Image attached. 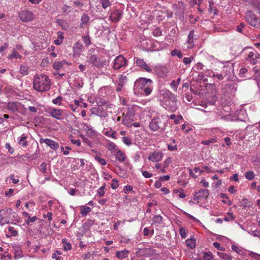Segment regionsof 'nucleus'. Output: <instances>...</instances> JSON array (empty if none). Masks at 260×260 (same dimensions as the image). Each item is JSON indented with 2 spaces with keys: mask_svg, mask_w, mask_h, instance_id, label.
Returning a JSON list of instances; mask_svg holds the SVG:
<instances>
[{
  "mask_svg": "<svg viewBox=\"0 0 260 260\" xmlns=\"http://www.w3.org/2000/svg\"><path fill=\"white\" fill-rule=\"evenodd\" d=\"M235 219V217L234 216L233 213L230 212H228L227 216H225L224 218V220L225 221H233Z\"/></svg>",
  "mask_w": 260,
  "mask_h": 260,
  "instance_id": "37",
  "label": "nucleus"
},
{
  "mask_svg": "<svg viewBox=\"0 0 260 260\" xmlns=\"http://www.w3.org/2000/svg\"><path fill=\"white\" fill-rule=\"evenodd\" d=\"M204 65L200 62L197 63L193 67L194 71H200L203 69Z\"/></svg>",
  "mask_w": 260,
  "mask_h": 260,
  "instance_id": "52",
  "label": "nucleus"
},
{
  "mask_svg": "<svg viewBox=\"0 0 260 260\" xmlns=\"http://www.w3.org/2000/svg\"><path fill=\"white\" fill-rule=\"evenodd\" d=\"M121 17V14L118 10L112 12L110 16V19L113 22L119 21Z\"/></svg>",
  "mask_w": 260,
  "mask_h": 260,
  "instance_id": "16",
  "label": "nucleus"
},
{
  "mask_svg": "<svg viewBox=\"0 0 260 260\" xmlns=\"http://www.w3.org/2000/svg\"><path fill=\"white\" fill-rule=\"evenodd\" d=\"M153 88L152 81L146 78H139L135 82L134 90L135 94L149 95Z\"/></svg>",
  "mask_w": 260,
  "mask_h": 260,
  "instance_id": "1",
  "label": "nucleus"
},
{
  "mask_svg": "<svg viewBox=\"0 0 260 260\" xmlns=\"http://www.w3.org/2000/svg\"><path fill=\"white\" fill-rule=\"evenodd\" d=\"M111 186L112 189H116L118 186V181L116 179H113Z\"/></svg>",
  "mask_w": 260,
  "mask_h": 260,
  "instance_id": "60",
  "label": "nucleus"
},
{
  "mask_svg": "<svg viewBox=\"0 0 260 260\" xmlns=\"http://www.w3.org/2000/svg\"><path fill=\"white\" fill-rule=\"evenodd\" d=\"M177 6L180 8L179 13H183L184 10V4L182 2H178Z\"/></svg>",
  "mask_w": 260,
  "mask_h": 260,
  "instance_id": "57",
  "label": "nucleus"
},
{
  "mask_svg": "<svg viewBox=\"0 0 260 260\" xmlns=\"http://www.w3.org/2000/svg\"><path fill=\"white\" fill-rule=\"evenodd\" d=\"M115 157L116 159L120 162H123L126 157L125 154L120 150H118L116 152Z\"/></svg>",
  "mask_w": 260,
  "mask_h": 260,
  "instance_id": "22",
  "label": "nucleus"
},
{
  "mask_svg": "<svg viewBox=\"0 0 260 260\" xmlns=\"http://www.w3.org/2000/svg\"><path fill=\"white\" fill-rule=\"evenodd\" d=\"M51 83L48 77L43 74L37 75L33 81L34 88L37 91L44 92L50 89Z\"/></svg>",
  "mask_w": 260,
  "mask_h": 260,
  "instance_id": "2",
  "label": "nucleus"
},
{
  "mask_svg": "<svg viewBox=\"0 0 260 260\" xmlns=\"http://www.w3.org/2000/svg\"><path fill=\"white\" fill-rule=\"evenodd\" d=\"M57 22L60 26H61L62 28H64V29L68 27V25L67 22L63 19H58L57 20Z\"/></svg>",
  "mask_w": 260,
  "mask_h": 260,
  "instance_id": "43",
  "label": "nucleus"
},
{
  "mask_svg": "<svg viewBox=\"0 0 260 260\" xmlns=\"http://www.w3.org/2000/svg\"><path fill=\"white\" fill-rule=\"evenodd\" d=\"M162 157L163 154L162 153L154 151L149 155L148 158L153 162H158L162 159Z\"/></svg>",
  "mask_w": 260,
  "mask_h": 260,
  "instance_id": "12",
  "label": "nucleus"
},
{
  "mask_svg": "<svg viewBox=\"0 0 260 260\" xmlns=\"http://www.w3.org/2000/svg\"><path fill=\"white\" fill-rule=\"evenodd\" d=\"M20 74L22 76L27 75L28 74V66H22L21 65L20 67Z\"/></svg>",
  "mask_w": 260,
  "mask_h": 260,
  "instance_id": "30",
  "label": "nucleus"
},
{
  "mask_svg": "<svg viewBox=\"0 0 260 260\" xmlns=\"http://www.w3.org/2000/svg\"><path fill=\"white\" fill-rule=\"evenodd\" d=\"M249 233L254 237H259L260 238V232L258 231L249 232Z\"/></svg>",
  "mask_w": 260,
  "mask_h": 260,
  "instance_id": "64",
  "label": "nucleus"
},
{
  "mask_svg": "<svg viewBox=\"0 0 260 260\" xmlns=\"http://www.w3.org/2000/svg\"><path fill=\"white\" fill-rule=\"evenodd\" d=\"M103 134L107 137H111L113 139H116V131H107L106 132L104 131Z\"/></svg>",
  "mask_w": 260,
  "mask_h": 260,
  "instance_id": "31",
  "label": "nucleus"
},
{
  "mask_svg": "<svg viewBox=\"0 0 260 260\" xmlns=\"http://www.w3.org/2000/svg\"><path fill=\"white\" fill-rule=\"evenodd\" d=\"M128 251L127 250H123L121 251H117L116 252V256L120 259L125 258L128 256Z\"/></svg>",
  "mask_w": 260,
  "mask_h": 260,
  "instance_id": "19",
  "label": "nucleus"
},
{
  "mask_svg": "<svg viewBox=\"0 0 260 260\" xmlns=\"http://www.w3.org/2000/svg\"><path fill=\"white\" fill-rule=\"evenodd\" d=\"M209 194V190L205 189H202L195 193L193 199L194 200L199 202V201L206 199L208 197Z\"/></svg>",
  "mask_w": 260,
  "mask_h": 260,
  "instance_id": "11",
  "label": "nucleus"
},
{
  "mask_svg": "<svg viewBox=\"0 0 260 260\" xmlns=\"http://www.w3.org/2000/svg\"><path fill=\"white\" fill-rule=\"evenodd\" d=\"M62 10L65 13H69L71 11V7L66 5L63 6L62 7Z\"/></svg>",
  "mask_w": 260,
  "mask_h": 260,
  "instance_id": "59",
  "label": "nucleus"
},
{
  "mask_svg": "<svg viewBox=\"0 0 260 260\" xmlns=\"http://www.w3.org/2000/svg\"><path fill=\"white\" fill-rule=\"evenodd\" d=\"M240 206L244 208H249L252 206V203L246 198L243 199L240 202Z\"/></svg>",
  "mask_w": 260,
  "mask_h": 260,
  "instance_id": "24",
  "label": "nucleus"
},
{
  "mask_svg": "<svg viewBox=\"0 0 260 260\" xmlns=\"http://www.w3.org/2000/svg\"><path fill=\"white\" fill-rule=\"evenodd\" d=\"M126 80V76L123 75H119L118 80V84L121 86H123L124 83Z\"/></svg>",
  "mask_w": 260,
  "mask_h": 260,
  "instance_id": "32",
  "label": "nucleus"
},
{
  "mask_svg": "<svg viewBox=\"0 0 260 260\" xmlns=\"http://www.w3.org/2000/svg\"><path fill=\"white\" fill-rule=\"evenodd\" d=\"M83 48V46L81 42H77L73 46L74 53L75 56H79L81 53V50Z\"/></svg>",
  "mask_w": 260,
  "mask_h": 260,
  "instance_id": "13",
  "label": "nucleus"
},
{
  "mask_svg": "<svg viewBox=\"0 0 260 260\" xmlns=\"http://www.w3.org/2000/svg\"><path fill=\"white\" fill-rule=\"evenodd\" d=\"M230 73V71L228 67L223 66L221 71L218 70H215L214 73L213 75V78L214 79H217V80H222L225 77L228 76Z\"/></svg>",
  "mask_w": 260,
  "mask_h": 260,
  "instance_id": "8",
  "label": "nucleus"
},
{
  "mask_svg": "<svg viewBox=\"0 0 260 260\" xmlns=\"http://www.w3.org/2000/svg\"><path fill=\"white\" fill-rule=\"evenodd\" d=\"M171 162V158L170 157H168L164 161L163 166L164 168H167L169 167L170 164Z\"/></svg>",
  "mask_w": 260,
  "mask_h": 260,
  "instance_id": "56",
  "label": "nucleus"
},
{
  "mask_svg": "<svg viewBox=\"0 0 260 260\" xmlns=\"http://www.w3.org/2000/svg\"><path fill=\"white\" fill-rule=\"evenodd\" d=\"M193 59V58L192 56L189 57H184L183 59V62L186 65L189 64Z\"/></svg>",
  "mask_w": 260,
  "mask_h": 260,
  "instance_id": "54",
  "label": "nucleus"
},
{
  "mask_svg": "<svg viewBox=\"0 0 260 260\" xmlns=\"http://www.w3.org/2000/svg\"><path fill=\"white\" fill-rule=\"evenodd\" d=\"M162 217L159 215H154L152 219V222L153 224L158 226L162 221Z\"/></svg>",
  "mask_w": 260,
  "mask_h": 260,
  "instance_id": "25",
  "label": "nucleus"
},
{
  "mask_svg": "<svg viewBox=\"0 0 260 260\" xmlns=\"http://www.w3.org/2000/svg\"><path fill=\"white\" fill-rule=\"evenodd\" d=\"M94 158H95V160L97 161L100 164L103 165V166H105L106 165V160L104 159L101 158L99 156H98V155L95 156Z\"/></svg>",
  "mask_w": 260,
  "mask_h": 260,
  "instance_id": "47",
  "label": "nucleus"
},
{
  "mask_svg": "<svg viewBox=\"0 0 260 260\" xmlns=\"http://www.w3.org/2000/svg\"><path fill=\"white\" fill-rule=\"evenodd\" d=\"M102 6L105 9L107 8L110 5V2L109 0H101Z\"/></svg>",
  "mask_w": 260,
  "mask_h": 260,
  "instance_id": "55",
  "label": "nucleus"
},
{
  "mask_svg": "<svg viewBox=\"0 0 260 260\" xmlns=\"http://www.w3.org/2000/svg\"><path fill=\"white\" fill-rule=\"evenodd\" d=\"M166 120L162 117L154 118L150 122L149 127L152 131H156L158 129L163 131L166 126Z\"/></svg>",
  "mask_w": 260,
  "mask_h": 260,
  "instance_id": "4",
  "label": "nucleus"
},
{
  "mask_svg": "<svg viewBox=\"0 0 260 260\" xmlns=\"http://www.w3.org/2000/svg\"><path fill=\"white\" fill-rule=\"evenodd\" d=\"M171 54L173 56H177L178 57L180 58H182L183 56L182 52L177 49H174L172 50L171 52Z\"/></svg>",
  "mask_w": 260,
  "mask_h": 260,
  "instance_id": "36",
  "label": "nucleus"
},
{
  "mask_svg": "<svg viewBox=\"0 0 260 260\" xmlns=\"http://www.w3.org/2000/svg\"><path fill=\"white\" fill-rule=\"evenodd\" d=\"M62 100H63V98L61 96H58L55 99H54L52 100V103L55 105L61 106V105H62Z\"/></svg>",
  "mask_w": 260,
  "mask_h": 260,
  "instance_id": "35",
  "label": "nucleus"
},
{
  "mask_svg": "<svg viewBox=\"0 0 260 260\" xmlns=\"http://www.w3.org/2000/svg\"><path fill=\"white\" fill-rule=\"evenodd\" d=\"M133 188L132 186L127 185L124 187L123 191L124 193H127L128 192L132 190Z\"/></svg>",
  "mask_w": 260,
  "mask_h": 260,
  "instance_id": "63",
  "label": "nucleus"
},
{
  "mask_svg": "<svg viewBox=\"0 0 260 260\" xmlns=\"http://www.w3.org/2000/svg\"><path fill=\"white\" fill-rule=\"evenodd\" d=\"M89 60L91 63L97 67L103 66L104 62L101 61L95 55H92L90 56Z\"/></svg>",
  "mask_w": 260,
  "mask_h": 260,
  "instance_id": "15",
  "label": "nucleus"
},
{
  "mask_svg": "<svg viewBox=\"0 0 260 260\" xmlns=\"http://www.w3.org/2000/svg\"><path fill=\"white\" fill-rule=\"evenodd\" d=\"M39 170L45 175L47 172L46 164L42 162L39 166Z\"/></svg>",
  "mask_w": 260,
  "mask_h": 260,
  "instance_id": "45",
  "label": "nucleus"
},
{
  "mask_svg": "<svg viewBox=\"0 0 260 260\" xmlns=\"http://www.w3.org/2000/svg\"><path fill=\"white\" fill-rule=\"evenodd\" d=\"M136 63L138 66L142 68L147 72H151L152 70L151 68L148 66V64L144 61V60L143 59L137 58Z\"/></svg>",
  "mask_w": 260,
  "mask_h": 260,
  "instance_id": "14",
  "label": "nucleus"
},
{
  "mask_svg": "<svg viewBox=\"0 0 260 260\" xmlns=\"http://www.w3.org/2000/svg\"><path fill=\"white\" fill-rule=\"evenodd\" d=\"M251 161L253 166L259 167L260 166V155L256 154L252 156Z\"/></svg>",
  "mask_w": 260,
  "mask_h": 260,
  "instance_id": "21",
  "label": "nucleus"
},
{
  "mask_svg": "<svg viewBox=\"0 0 260 260\" xmlns=\"http://www.w3.org/2000/svg\"><path fill=\"white\" fill-rule=\"evenodd\" d=\"M126 63V61L125 58L122 55H120L114 59L113 68L115 70H118L125 66Z\"/></svg>",
  "mask_w": 260,
  "mask_h": 260,
  "instance_id": "9",
  "label": "nucleus"
},
{
  "mask_svg": "<svg viewBox=\"0 0 260 260\" xmlns=\"http://www.w3.org/2000/svg\"><path fill=\"white\" fill-rule=\"evenodd\" d=\"M27 136L25 134H23L20 139L19 140L18 143L22 147H26L27 145V141H26Z\"/></svg>",
  "mask_w": 260,
  "mask_h": 260,
  "instance_id": "27",
  "label": "nucleus"
},
{
  "mask_svg": "<svg viewBox=\"0 0 260 260\" xmlns=\"http://www.w3.org/2000/svg\"><path fill=\"white\" fill-rule=\"evenodd\" d=\"M8 109L11 112H14L18 110L17 104L15 102H9L7 105Z\"/></svg>",
  "mask_w": 260,
  "mask_h": 260,
  "instance_id": "26",
  "label": "nucleus"
},
{
  "mask_svg": "<svg viewBox=\"0 0 260 260\" xmlns=\"http://www.w3.org/2000/svg\"><path fill=\"white\" fill-rule=\"evenodd\" d=\"M160 93L166 102H170V100L174 101L176 100V96L168 89L162 90Z\"/></svg>",
  "mask_w": 260,
  "mask_h": 260,
  "instance_id": "10",
  "label": "nucleus"
},
{
  "mask_svg": "<svg viewBox=\"0 0 260 260\" xmlns=\"http://www.w3.org/2000/svg\"><path fill=\"white\" fill-rule=\"evenodd\" d=\"M83 41L85 44L88 46L91 44L90 37L89 36H84L82 37Z\"/></svg>",
  "mask_w": 260,
  "mask_h": 260,
  "instance_id": "49",
  "label": "nucleus"
},
{
  "mask_svg": "<svg viewBox=\"0 0 260 260\" xmlns=\"http://www.w3.org/2000/svg\"><path fill=\"white\" fill-rule=\"evenodd\" d=\"M66 64H68V63L65 60L60 61H55L53 64V67L54 70L58 71Z\"/></svg>",
  "mask_w": 260,
  "mask_h": 260,
  "instance_id": "18",
  "label": "nucleus"
},
{
  "mask_svg": "<svg viewBox=\"0 0 260 260\" xmlns=\"http://www.w3.org/2000/svg\"><path fill=\"white\" fill-rule=\"evenodd\" d=\"M245 18L249 25L255 28H260V17H257L252 11L246 12Z\"/></svg>",
  "mask_w": 260,
  "mask_h": 260,
  "instance_id": "5",
  "label": "nucleus"
},
{
  "mask_svg": "<svg viewBox=\"0 0 260 260\" xmlns=\"http://www.w3.org/2000/svg\"><path fill=\"white\" fill-rule=\"evenodd\" d=\"M123 116L122 123L128 127L132 126L134 120L135 113L134 111L128 109L126 113H123Z\"/></svg>",
  "mask_w": 260,
  "mask_h": 260,
  "instance_id": "6",
  "label": "nucleus"
},
{
  "mask_svg": "<svg viewBox=\"0 0 260 260\" xmlns=\"http://www.w3.org/2000/svg\"><path fill=\"white\" fill-rule=\"evenodd\" d=\"M188 46L187 47L188 48H192L194 45V30H190L189 34L188 36V40H187Z\"/></svg>",
  "mask_w": 260,
  "mask_h": 260,
  "instance_id": "17",
  "label": "nucleus"
},
{
  "mask_svg": "<svg viewBox=\"0 0 260 260\" xmlns=\"http://www.w3.org/2000/svg\"><path fill=\"white\" fill-rule=\"evenodd\" d=\"M89 17L87 14H83L81 18V23L86 24L89 21Z\"/></svg>",
  "mask_w": 260,
  "mask_h": 260,
  "instance_id": "42",
  "label": "nucleus"
},
{
  "mask_svg": "<svg viewBox=\"0 0 260 260\" xmlns=\"http://www.w3.org/2000/svg\"><path fill=\"white\" fill-rule=\"evenodd\" d=\"M122 141L127 146H130L132 144L131 139L128 137H123L122 138Z\"/></svg>",
  "mask_w": 260,
  "mask_h": 260,
  "instance_id": "46",
  "label": "nucleus"
},
{
  "mask_svg": "<svg viewBox=\"0 0 260 260\" xmlns=\"http://www.w3.org/2000/svg\"><path fill=\"white\" fill-rule=\"evenodd\" d=\"M203 257L205 260H212L213 254L211 252H206L204 253Z\"/></svg>",
  "mask_w": 260,
  "mask_h": 260,
  "instance_id": "41",
  "label": "nucleus"
},
{
  "mask_svg": "<svg viewBox=\"0 0 260 260\" xmlns=\"http://www.w3.org/2000/svg\"><path fill=\"white\" fill-rule=\"evenodd\" d=\"M217 254L223 260H231V257L228 254L218 252Z\"/></svg>",
  "mask_w": 260,
  "mask_h": 260,
  "instance_id": "40",
  "label": "nucleus"
},
{
  "mask_svg": "<svg viewBox=\"0 0 260 260\" xmlns=\"http://www.w3.org/2000/svg\"><path fill=\"white\" fill-rule=\"evenodd\" d=\"M80 213L82 216H85L91 211V208L87 206H83Z\"/></svg>",
  "mask_w": 260,
  "mask_h": 260,
  "instance_id": "28",
  "label": "nucleus"
},
{
  "mask_svg": "<svg viewBox=\"0 0 260 260\" xmlns=\"http://www.w3.org/2000/svg\"><path fill=\"white\" fill-rule=\"evenodd\" d=\"M143 176L146 178H149L152 177V174L146 171H142Z\"/></svg>",
  "mask_w": 260,
  "mask_h": 260,
  "instance_id": "61",
  "label": "nucleus"
},
{
  "mask_svg": "<svg viewBox=\"0 0 260 260\" xmlns=\"http://www.w3.org/2000/svg\"><path fill=\"white\" fill-rule=\"evenodd\" d=\"M254 173L252 171H249L248 172H246L245 174V178L248 179V180H252L254 178Z\"/></svg>",
  "mask_w": 260,
  "mask_h": 260,
  "instance_id": "34",
  "label": "nucleus"
},
{
  "mask_svg": "<svg viewBox=\"0 0 260 260\" xmlns=\"http://www.w3.org/2000/svg\"><path fill=\"white\" fill-rule=\"evenodd\" d=\"M171 87L173 88V90L175 92L177 90V86L178 84H176V82L175 80H173L171 84H170Z\"/></svg>",
  "mask_w": 260,
  "mask_h": 260,
  "instance_id": "62",
  "label": "nucleus"
},
{
  "mask_svg": "<svg viewBox=\"0 0 260 260\" xmlns=\"http://www.w3.org/2000/svg\"><path fill=\"white\" fill-rule=\"evenodd\" d=\"M37 218L36 216H33L32 217L30 216L25 220V222L27 225H29L30 222H34L36 221Z\"/></svg>",
  "mask_w": 260,
  "mask_h": 260,
  "instance_id": "50",
  "label": "nucleus"
},
{
  "mask_svg": "<svg viewBox=\"0 0 260 260\" xmlns=\"http://www.w3.org/2000/svg\"><path fill=\"white\" fill-rule=\"evenodd\" d=\"M186 243L187 246L190 248H194L195 247L196 245L194 242L192 241L191 240H186Z\"/></svg>",
  "mask_w": 260,
  "mask_h": 260,
  "instance_id": "51",
  "label": "nucleus"
},
{
  "mask_svg": "<svg viewBox=\"0 0 260 260\" xmlns=\"http://www.w3.org/2000/svg\"><path fill=\"white\" fill-rule=\"evenodd\" d=\"M168 149L170 151H174L177 149V146L176 145H173L172 143H169L167 144Z\"/></svg>",
  "mask_w": 260,
  "mask_h": 260,
  "instance_id": "53",
  "label": "nucleus"
},
{
  "mask_svg": "<svg viewBox=\"0 0 260 260\" xmlns=\"http://www.w3.org/2000/svg\"><path fill=\"white\" fill-rule=\"evenodd\" d=\"M179 234L182 238H185L186 236V231L184 228H180L179 229Z\"/></svg>",
  "mask_w": 260,
  "mask_h": 260,
  "instance_id": "58",
  "label": "nucleus"
},
{
  "mask_svg": "<svg viewBox=\"0 0 260 260\" xmlns=\"http://www.w3.org/2000/svg\"><path fill=\"white\" fill-rule=\"evenodd\" d=\"M45 112L49 116L59 120L63 119L67 115V111L64 109L50 107Z\"/></svg>",
  "mask_w": 260,
  "mask_h": 260,
  "instance_id": "3",
  "label": "nucleus"
},
{
  "mask_svg": "<svg viewBox=\"0 0 260 260\" xmlns=\"http://www.w3.org/2000/svg\"><path fill=\"white\" fill-rule=\"evenodd\" d=\"M152 34L155 37L160 36L161 35V30L159 27H157L153 30Z\"/></svg>",
  "mask_w": 260,
  "mask_h": 260,
  "instance_id": "48",
  "label": "nucleus"
},
{
  "mask_svg": "<svg viewBox=\"0 0 260 260\" xmlns=\"http://www.w3.org/2000/svg\"><path fill=\"white\" fill-rule=\"evenodd\" d=\"M106 185L104 184L101 187H100L97 190V194L96 195L99 197H101L104 196L105 194V190L104 189L105 188Z\"/></svg>",
  "mask_w": 260,
  "mask_h": 260,
  "instance_id": "38",
  "label": "nucleus"
},
{
  "mask_svg": "<svg viewBox=\"0 0 260 260\" xmlns=\"http://www.w3.org/2000/svg\"><path fill=\"white\" fill-rule=\"evenodd\" d=\"M62 243H63V248L65 250H69L71 249L72 246L71 244L70 243L67 242V240L66 239H62Z\"/></svg>",
  "mask_w": 260,
  "mask_h": 260,
  "instance_id": "39",
  "label": "nucleus"
},
{
  "mask_svg": "<svg viewBox=\"0 0 260 260\" xmlns=\"http://www.w3.org/2000/svg\"><path fill=\"white\" fill-rule=\"evenodd\" d=\"M217 142V139L215 138H212L208 140H204L202 141L201 143L203 145H208L211 143H214Z\"/></svg>",
  "mask_w": 260,
  "mask_h": 260,
  "instance_id": "44",
  "label": "nucleus"
},
{
  "mask_svg": "<svg viewBox=\"0 0 260 260\" xmlns=\"http://www.w3.org/2000/svg\"><path fill=\"white\" fill-rule=\"evenodd\" d=\"M18 16L22 22H28L34 19L35 15L31 11L25 10L20 11Z\"/></svg>",
  "mask_w": 260,
  "mask_h": 260,
  "instance_id": "7",
  "label": "nucleus"
},
{
  "mask_svg": "<svg viewBox=\"0 0 260 260\" xmlns=\"http://www.w3.org/2000/svg\"><path fill=\"white\" fill-rule=\"evenodd\" d=\"M22 56L16 50H14L11 54L8 56L9 59L12 60L14 58H21Z\"/></svg>",
  "mask_w": 260,
  "mask_h": 260,
  "instance_id": "29",
  "label": "nucleus"
},
{
  "mask_svg": "<svg viewBox=\"0 0 260 260\" xmlns=\"http://www.w3.org/2000/svg\"><path fill=\"white\" fill-rule=\"evenodd\" d=\"M170 102H166V105L170 107V109L172 111H175L177 109V96H176V100L174 101H169Z\"/></svg>",
  "mask_w": 260,
  "mask_h": 260,
  "instance_id": "23",
  "label": "nucleus"
},
{
  "mask_svg": "<svg viewBox=\"0 0 260 260\" xmlns=\"http://www.w3.org/2000/svg\"><path fill=\"white\" fill-rule=\"evenodd\" d=\"M46 145L54 150L57 149L59 147L58 143L50 139H48Z\"/></svg>",
  "mask_w": 260,
  "mask_h": 260,
  "instance_id": "20",
  "label": "nucleus"
},
{
  "mask_svg": "<svg viewBox=\"0 0 260 260\" xmlns=\"http://www.w3.org/2000/svg\"><path fill=\"white\" fill-rule=\"evenodd\" d=\"M232 249L239 255H243L244 253L241 248L234 245H232Z\"/></svg>",
  "mask_w": 260,
  "mask_h": 260,
  "instance_id": "33",
  "label": "nucleus"
}]
</instances>
